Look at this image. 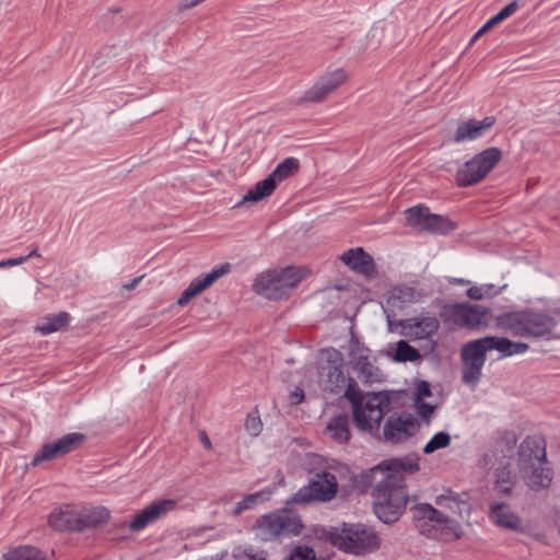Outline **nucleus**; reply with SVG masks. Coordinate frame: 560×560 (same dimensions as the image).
I'll return each mask as SVG.
<instances>
[{"label": "nucleus", "instance_id": "nucleus-45", "mask_svg": "<svg viewBox=\"0 0 560 560\" xmlns=\"http://www.w3.org/2000/svg\"><path fill=\"white\" fill-rule=\"evenodd\" d=\"M288 398L291 405H299L304 399V392L301 388L296 387L289 393Z\"/></svg>", "mask_w": 560, "mask_h": 560}, {"label": "nucleus", "instance_id": "nucleus-51", "mask_svg": "<svg viewBox=\"0 0 560 560\" xmlns=\"http://www.w3.org/2000/svg\"><path fill=\"white\" fill-rule=\"evenodd\" d=\"M140 280H141V278H136V279H133L130 283L126 284V285H125V288H126L127 290H132V289H135V288L138 285V283L140 282Z\"/></svg>", "mask_w": 560, "mask_h": 560}, {"label": "nucleus", "instance_id": "nucleus-30", "mask_svg": "<svg viewBox=\"0 0 560 560\" xmlns=\"http://www.w3.org/2000/svg\"><path fill=\"white\" fill-rule=\"evenodd\" d=\"M275 492V489L271 487H266L257 492L248 493L243 497L242 500L236 502L234 510L231 512L232 515L238 516L246 511H250L256 509L257 506L264 504L269 501Z\"/></svg>", "mask_w": 560, "mask_h": 560}, {"label": "nucleus", "instance_id": "nucleus-38", "mask_svg": "<svg viewBox=\"0 0 560 560\" xmlns=\"http://www.w3.org/2000/svg\"><path fill=\"white\" fill-rule=\"evenodd\" d=\"M501 292L500 289H497L494 284L485 283L481 285H472L470 287L466 294L471 300H482L495 296Z\"/></svg>", "mask_w": 560, "mask_h": 560}, {"label": "nucleus", "instance_id": "nucleus-35", "mask_svg": "<svg viewBox=\"0 0 560 560\" xmlns=\"http://www.w3.org/2000/svg\"><path fill=\"white\" fill-rule=\"evenodd\" d=\"M299 167V161L294 158H288L277 165L272 173L268 176L277 185L293 174Z\"/></svg>", "mask_w": 560, "mask_h": 560}, {"label": "nucleus", "instance_id": "nucleus-37", "mask_svg": "<svg viewBox=\"0 0 560 560\" xmlns=\"http://www.w3.org/2000/svg\"><path fill=\"white\" fill-rule=\"evenodd\" d=\"M483 365L477 363L463 362L462 380L463 382L475 388L482 375Z\"/></svg>", "mask_w": 560, "mask_h": 560}, {"label": "nucleus", "instance_id": "nucleus-19", "mask_svg": "<svg viewBox=\"0 0 560 560\" xmlns=\"http://www.w3.org/2000/svg\"><path fill=\"white\" fill-rule=\"evenodd\" d=\"M84 441L81 433H68L62 438L43 445L40 451L36 453L32 459V465L36 466L44 460H50L59 456H63L75 450Z\"/></svg>", "mask_w": 560, "mask_h": 560}, {"label": "nucleus", "instance_id": "nucleus-52", "mask_svg": "<svg viewBox=\"0 0 560 560\" xmlns=\"http://www.w3.org/2000/svg\"><path fill=\"white\" fill-rule=\"evenodd\" d=\"M451 283H456V284H468L469 281L466 280V279H463V278H454Z\"/></svg>", "mask_w": 560, "mask_h": 560}, {"label": "nucleus", "instance_id": "nucleus-3", "mask_svg": "<svg viewBox=\"0 0 560 560\" xmlns=\"http://www.w3.org/2000/svg\"><path fill=\"white\" fill-rule=\"evenodd\" d=\"M327 536L332 546L355 556L373 553L382 542L374 529L361 523H342L331 527Z\"/></svg>", "mask_w": 560, "mask_h": 560}, {"label": "nucleus", "instance_id": "nucleus-39", "mask_svg": "<svg viewBox=\"0 0 560 560\" xmlns=\"http://www.w3.org/2000/svg\"><path fill=\"white\" fill-rule=\"evenodd\" d=\"M419 358L418 351L408 342L400 340L397 342L395 360L399 362L415 361Z\"/></svg>", "mask_w": 560, "mask_h": 560}, {"label": "nucleus", "instance_id": "nucleus-7", "mask_svg": "<svg viewBox=\"0 0 560 560\" xmlns=\"http://www.w3.org/2000/svg\"><path fill=\"white\" fill-rule=\"evenodd\" d=\"M556 324L552 316L534 311L509 312L495 318L498 328L520 337H542L549 334Z\"/></svg>", "mask_w": 560, "mask_h": 560}, {"label": "nucleus", "instance_id": "nucleus-2", "mask_svg": "<svg viewBox=\"0 0 560 560\" xmlns=\"http://www.w3.org/2000/svg\"><path fill=\"white\" fill-rule=\"evenodd\" d=\"M345 397L351 402L353 420L360 431L377 432L384 415L389 409V399L382 393L362 394L355 385L348 386Z\"/></svg>", "mask_w": 560, "mask_h": 560}, {"label": "nucleus", "instance_id": "nucleus-43", "mask_svg": "<svg viewBox=\"0 0 560 560\" xmlns=\"http://www.w3.org/2000/svg\"><path fill=\"white\" fill-rule=\"evenodd\" d=\"M432 397L430 384L427 381L418 382L413 400H423Z\"/></svg>", "mask_w": 560, "mask_h": 560}, {"label": "nucleus", "instance_id": "nucleus-20", "mask_svg": "<svg viewBox=\"0 0 560 560\" xmlns=\"http://www.w3.org/2000/svg\"><path fill=\"white\" fill-rule=\"evenodd\" d=\"M175 505L176 501L173 499H163L152 502L135 516L129 524V529L132 532L144 529L150 524L173 511Z\"/></svg>", "mask_w": 560, "mask_h": 560}, {"label": "nucleus", "instance_id": "nucleus-46", "mask_svg": "<svg viewBox=\"0 0 560 560\" xmlns=\"http://www.w3.org/2000/svg\"><path fill=\"white\" fill-rule=\"evenodd\" d=\"M28 258H30V256H21V257H16V258H10L7 260H2V261H0V269L22 265L23 262L27 261Z\"/></svg>", "mask_w": 560, "mask_h": 560}, {"label": "nucleus", "instance_id": "nucleus-49", "mask_svg": "<svg viewBox=\"0 0 560 560\" xmlns=\"http://www.w3.org/2000/svg\"><path fill=\"white\" fill-rule=\"evenodd\" d=\"M200 440L206 448H208V450L212 448L211 441L209 440V438L207 436V434L205 432L201 433Z\"/></svg>", "mask_w": 560, "mask_h": 560}, {"label": "nucleus", "instance_id": "nucleus-18", "mask_svg": "<svg viewBox=\"0 0 560 560\" xmlns=\"http://www.w3.org/2000/svg\"><path fill=\"white\" fill-rule=\"evenodd\" d=\"M418 427L417 420L411 415H394L385 421L383 438L392 444L401 443L415 435Z\"/></svg>", "mask_w": 560, "mask_h": 560}, {"label": "nucleus", "instance_id": "nucleus-23", "mask_svg": "<svg viewBox=\"0 0 560 560\" xmlns=\"http://www.w3.org/2000/svg\"><path fill=\"white\" fill-rule=\"evenodd\" d=\"M340 260L351 270L363 275L366 278H372L376 273L372 256L362 247L348 249L340 256Z\"/></svg>", "mask_w": 560, "mask_h": 560}, {"label": "nucleus", "instance_id": "nucleus-29", "mask_svg": "<svg viewBox=\"0 0 560 560\" xmlns=\"http://www.w3.org/2000/svg\"><path fill=\"white\" fill-rule=\"evenodd\" d=\"M325 435L338 444H346L350 440L349 417L340 413L332 417L326 424Z\"/></svg>", "mask_w": 560, "mask_h": 560}, {"label": "nucleus", "instance_id": "nucleus-14", "mask_svg": "<svg viewBox=\"0 0 560 560\" xmlns=\"http://www.w3.org/2000/svg\"><path fill=\"white\" fill-rule=\"evenodd\" d=\"M338 491V482L335 475L323 471L315 474L308 485L301 488L294 495L298 503L311 501L328 502Z\"/></svg>", "mask_w": 560, "mask_h": 560}, {"label": "nucleus", "instance_id": "nucleus-4", "mask_svg": "<svg viewBox=\"0 0 560 560\" xmlns=\"http://www.w3.org/2000/svg\"><path fill=\"white\" fill-rule=\"evenodd\" d=\"M304 525L300 516L289 510L279 509L258 516L252 525L255 539L269 542L299 536Z\"/></svg>", "mask_w": 560, "mask_h": 560}, {"label": "nucleus", "instance_id": "nucleus-10", "mask_svg": "<svg viewBox=\"0 0 560 560\" xmlns=\"http://www.w3.org/2000/svg\"><path fill=\"white\" fill-rule=\"evenodd\" d=\"M343 358L336 349H325L319 359V385L324 390L339 394L347 390L348 380L342 371Z\"/></svg>", "mask_w": 560, "mask_h": 560}, {"label": "nucleus", "instance_id": "nucleus-26", "mask_svg": "<svg viewBox=\"0 0 560 560\" xmlns=\"http://www.w3.org/2000/svg\"><path fill=\"white\" fill-rule=\"evenodd\" d=\"M419 299V293L410 287H396L388 292L386 307L392 313L405 308Z\"/></svg>", "mask_w": 560, "mask_h": 560}, {"label": "nucleus", "instance_id": "nucleus-48", "mask_svg": "<svg viewBox=\"0 0 560 560\" xmlns=\"http://www.w3.org/2000/svg\"><path fill=\"white\" fill-rule=\"evenodd\" d=\"M495 25L497 24L494 23V21L492 19H489L485 23V25L472 36L470 43H474L475 40H477L480 36H482L485 33H487L489 30H491Z\"/></svg>", "mask_w": 560, "mask_h": 560}, {"label": "nucleus", "instance_id": "nucleus-32", "mask_svg": "<svg viewBox=\"0 0 560 560\" xmlns=\"http://www.w3.org/2000/svg\"><path fill=\"white\" fill-rule=\"evenodd\" d=\"M70 315L67 312H61L57 315H49L42 319L35 327V330L43 336L57 332L69 325Z\"/></svg>", "mask_w": 560, "mask_h": 560}, {"label": "nucleus", "instance_id": "nucleus-17", "mask_svg": "<svg viewBox=\"0 0 560 560\" xmlns=\"http://www.w3.org/2000/svg\"><path fill=\"white\" fill-rule=\"evenodd\" d=\"M349 363L359 376L365 382H375L380 380V371L374 365L370 349L352 338L348 346Z\"/></svg>", "mask_w": 560, "mask_h": 560}, {"label": "nucleus", "instance_id": "nucleus-6", "mask_svg": "<svg viewBox=\"0 0 560 560\" xmlns=\"http://www.w3.org/2000/svg\"><path fill=\"white\" fill-rule=\"evenodd\" d=\"M306 267L289 266L261 272L253 284L254 291L269 300H280L288 296L292 290L307 276Z\"/></svg>", "mask_w": 560, "mask_h": 560}, {"label": "nucleus", "instance_id": "nucleus-8", "mask_svg": "<svg viewBox=\"0 0 560 560\" xmlns=\"http://www.w3.org/2000/svg\"><path fill=\"white\" fill-rule=\"evenodd\" d=\"M374 512L386 524L396 522L407 504V491L397 485L394 476L386 475L373 490Z\"/></svg>", "mask_w": 560, "mask_h": 560}, {"label": "nucleus", "instance_id": "nucleus-5", "mask_svg": "<svg viewBox=\"0 0 560 560\" xmlns=\"http://www.w3.org/2000/svg\"><path fill=\"white\" fill-rule=\"evenodd\" d=\"M518 467L525 485L534 492L546 490L552 482V471L547 466L546 453L534 441H525L518 450Z\"/></svg>", "mask_w": 560, "mask_h": 560}, {"label": "nucleus", "instance_id": "nucleus-1", "mask_svg": "<svg viewBox=\"0 0 560 560\" xmlns=\"http://www.w3.org/2000/svg\"><path fill=\"white\" fill-rule=\"evenodd\" d=\"M438 509L428 503H419L411 508L412 520L418 530L425 536L438 533L447 540L460 538L463 529L456 516L464 518L469 515L468 503L452 491L438 495L434 500Z\"/></svg>", "mask_w": 560, "mask_h": 560}, {"label": "nucleus", "instance_id": "nucleus-21", "mask_svg": "<svg viewBox=\"0 0 560 560\" xmlns=\"http://www.w3.org/2000/svg\"><path fill=\"white\" fill-rule=\"evenodd\" d=\"M229 271L230 265L225 264L213 268L209 273L195 278L178 298V305L184 306L188 304L194 298L198 296Z\"/></svg>", "mask_w": 560, "mask_h": 560}, {"label": "nucleus", "instance_id": "nucleus-44", "mask_svg": "<svg viewBox=\"0 0 560 560\" xmlns=\"http://www.w3.org/2000/svg\"><path fill=\"white\" fill-rule=\"evenodd\" d=\"M517 8H518L517 2H515V1L511 2L510 4L504 7L499 13H497L491 19L494 21L495 24H499L502 21H504L505 19H508L509 16H511L517 10Z\"/></svg>", "mask_w": 560, "mask_h": 560}, {"label": "nucleus", "instance_id": "nucleus-13", "mask_svg": "<svg viewBox=\"0 0 560 560\" xmlns=\"http://www.w3.org/2000/svg\"><path fill=\"white\" fill-rule=\"evenodd\" d=\"M488 517L490 522L506 532L532 536L534 527L530 522H524L513 505L504 501H492L489 504Z\"/></svg>", "mask_w": 560, "mask_h": 560}, {"label": "nucleus", "instance_id": "nucleus-15", "mask_svg": "<svg viewBox=\"0 0 560 560\" xmlns=\"http://www.w3.org/2000/svg\"><path fill=\"white\" fill-rule=\"evenodd\" d=\"M446 319L459 327L477 328L488 326L491 317L490 308L469 303H457L445 307Z\"/></svg>", "mask_w": 560, "mask_h": 560}, {"label": "nucleus", "instance_id": "nucleus-27", "mask_svg": "<svg viewBox=\"0 0 560 560\" xmlns=\"http://www.w3.org/2000/svg\"><path fill=\"white\" fill-rule=\"evenodd\" d=\"M419 459L416 456H406L402 458H394L383 462L378 465L377 469L386 470V475L394 476L397 479V485H400V479L396 476L398 472L415 474L419 470Z\"/></svg>", "mask_w": 560, "mask_h": 560}, {"label": "nucleus", "instance_id": "nucleus-50", "mask_svg": "<svg viewBox=\"0 0 560 560\" xmlns=\"http://www.w3.org/2000/svg\"><path fill=\"white\" fill-rule=\"evenodd\" d=\"M555 525L557 526L558 532L560 534V506L556 509Z\"/></svg>", "mask_w": 560, "mask_h": 560}, {"label": "nucleus", "instance_id": "nucleus-22", "mask_svg": "<svg viewBox=\"0 0 560 560\" xmlns=\"http://www.w3.org/2000/svg\"><path fill=\"white\" fill-rule=\"evenodd\" d=\"M494 117L488 116L481 120L468 119L459 124L451 138L454 143H465L482 138L494 125Z\"/></svg>", "mask_w": 560, "mask_h": 560}, {"label": "nucleus", "instance_id": "nucleus-40", "mask_svg": "<svg viewBox=\"0 0 560 560\" xmlns=\"http://www.w3.org/2000/svg\"><path fill=\"white\" fill-rule=\"evenodd\" d=\"M413 407L416 409L417 415L427 422H430L432 419L438 405L432 401L423 400H413Z\"/></svg>", "mask_w": 560, "mask_h": 560}, {"label": "nucleus", "instance_id": "nucleus-42", "mask_svg": "<svg viewBox=\"0 0 560 560\" xmlns=\"http://www.w3.org/2000/svg\"><path fill=\"white\" fill-rule=\"evenodd\" d=\"M288 560H316L315 551L307 546H298Z\"/></svg>", "mask_w": 560, "mask_h": 560}, {"label": "nucleus", "instance_id": "nucleus-9", "mask_svg": "<svg viewBox=\"0 0 560 560\" xmlns=\"http://www.w3.org/2000/svg\"><path fill=\"white\" fill-rule=\"evenodd\" d=\"M495 350L502 357L523 354L528 350L525 342H515L504 337L487 336L465 343L460 350L462 362L485 365L486 353Z\"/></svg>", "mask_w": 560, "mask_h": 560}, {"label": "nucleus", "instance_id": "nucleus-28", "mask_svg": "<svg viewBox=\"0 0 560 560\" xmlns=\"http://www.w3.org/2000/svg\"><path fill=\"white\" fill-rule=\"evenodd\" d=\"M80 517V532L85 528L96 527L105 524L110 517V512L105 506H81L78 508Z\"/></svg>", "mask_w": 560, "mask_h": 560}, {"label": "nucleus", "instance_id": "nucleus-36", "mask_svg": "<svg viewBox=\"0 0 560 560\" xmlns=\"http://www.w3.org/2000/svg\"><path fill=\"white\" fill-rule=\"evenodd\" d=\"M452 436L448 432L440 431L432 435V438L423 446V453L430 455L439 450L446 448L451 445Z\"/></svg>", "mask_w": 560, "mask_h": 560}, {"label": "nucleus", "instance_id": "nucleus-31", "mask_svg": "<svg viewBox=\"0 0 560 560\" xmlns=\"http://www.w3.org/2000/svg\"><path fill=\"white\" fill-rule=\"evenodd\" d=\"M515 485L516 477L510 469V463H501V465L495 469V491L504 495H511Z\"/></svg>", "mask_w": 560, "mask_h": 560}, {"label": "nucleus", "instance_id": "nucleus-12", "mask_svg": "<svg viewBox=\"0 0 560 560\" xmlns=\"http://www.w3.org/2000/svg\"><path fill=\"white\" fill-rule=\"evenodd\" d=\"M349 79L347 71L342 68L329 69L317 78L314 84L308 88L294 103L296 105H307L311 103H320Z\"/></svg>", "mask_w": 560, "mask_h": 560}, {"label": "nucleus", "instance_id": "nucleus-53", "mask_svg": "<svg viewBox=\"0 0 560 560\" xmlns=\"http://www.w3.org/2000/svg\"><path fill=\"white\" fill-rule=\"evenodd\" d=\"M27 256L33 257V256H39V254L37 253V250H32Z\"/></svg>", "mask_w": 560, "mask_h": 560}, {"label": "nucleus", "instance_id": "nucleus-47", "mask_svg": "<svg viewBox=\"0 0 560 560\" xmlns=\"http://www.w3.org/2000/svg\"><path fill=\"white\" fill-rule=\"evenodd\" d=\"M248 560H267V553L261 550L247 549L244 552Z\"/></svg>", "mask_w": 560, "mask_h": 560}, {"label": "nucleus", "instance_id": "nucleus-25", "mask_svg": "<svg viewBox=\"0 0 560 560\" xmlns=\"http://www.w3.org/2000/svg\"><path fill=\"white\" fill-rule=\"evenodd\" d=\"M439 320L434 316L412 317L401 323L404 335L412 339H425L439 329Z\"/></svg>", "mask_w": 560, "mask_h": 560}, {"label": "nucleus", "instance_id": "nucleus-16", "mask_svg": "<svg viewBox=\"0 0 560 560\" xmlns=\"http://www.w3.org/2000/svg\"><path fill=\"white\" fill-rule=\"evenodd\" d=\"M406 222L417 231L447 233L454 229L452 222L444 217L429 213L423 206H416L405 211Z\"/></svg>", "mask_w": 560, "mask_h": 560}, {"label": "nucleus", "instance_id": "nucleus-33", "mask_svg": "<svg viewBox=\"0 0 560 560\" xmlns=\"http://www.w3.org/2000/svg\"><path fill=\"white\" fill-rule=\"evenodd\" d=\"M277 187V184L267 177L252 187L244 196L241 203L244 202H257L268 196H270Z\"/></svg>", "mask_w": 560, "mask_h": 560}, {"label": "nucleus", "instance_id": "nucleus-34", "mask_svg": "<svg viewBox=\"0 0 560 560\" xmlns=\"http://www.w3.org/2000/svg\"><path fill=\"white\" fill-rule=\"evenodd\" d=\"M4 560H44L42 552L32 546H19L9 549Z\"/></svg>", "mask_w": 560, "mask_h": 560}, {"label": "nucleus", "instance_id": "nucleus-41", "mask_svg": "<svg viewBox=\"0 0 560 560\" xmlns=\"http://www.w3.org/2000/svg\"><path fill=\"white\" fill-rule=\"evenodd\" d=\"M262 429L260 417L257 412L248 413L245 420V430L250 436H257Z\"/></svg>", "mask_w": 560, "mask_h": 560}, {"label": "nucleus", "instance_id": "nucleus-24", "mask_svg": "<svg viewBox=\"0 0 560 560\" xmlns=\"http://www.w3.org/2000/svg\"><path fill=\"white\" fill-rule=\"evenodd\" d=\"M48 524L59 532H80V517L78 508L63 505L51 511Z\"/></svg>", "mask_w": 560, "mask_h": 560}, {"label": "nucleus", "instance_id": "nucleus-11", "mask_svg": "<svg viewBox=\"0 0 560 560\" xmlns=\"http://www.w3.org/2000/svg\"><path fill=\"white\" fill-rule=\"evenodd\" d=\"M501 159V151L489 148L464 163L456 173V183L460 187L475 185L482 180Z\"/></svg>", "mask_w": 560, "mask_h": 560}]
</instances>
